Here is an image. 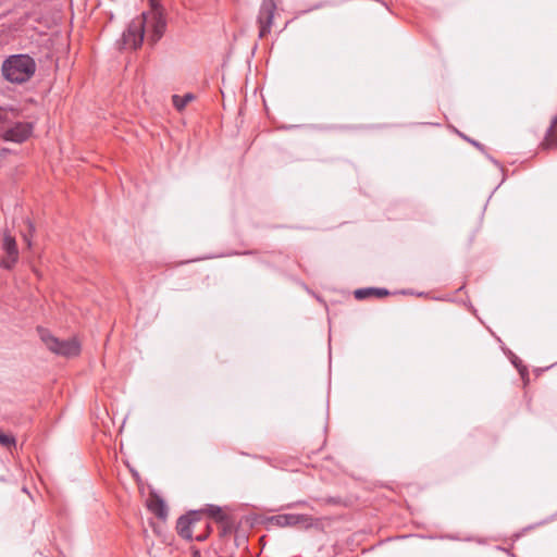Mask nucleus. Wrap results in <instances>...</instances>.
<instances>
[{
    "label": "nucleus",
    "mask_w": 557,
    "mask_h": 557,
    "mask_svg": "<svg viewBox=\"0 0 557 557\" xmlns=\"http://www.w3.org/2000/svg\"><path fill=\"white\" fill-rule=\"evenodd\" d=\"M150 11L133 20L123 34V45L129 49L140 47L145 34L151 44H156L164 34L166 22L159 0H149Z\"/></svg>",
    "instance_id": "obj_1"
},
{
    "label": "nucleus",
    "mask_w": 557,
    "mask_h": 557,
    "mask_svg": "<svg viewBox=\"0 0 557 557\" xmlns=\"http://www.w3.org/2000/svg\"><path fill=\"white\" fill-rule=\"evenodd\" d=\"M35 71V61L26 54L11 55L2 64L3 76L11 83H25L34 75Z\"/></svg>",
    "instance_id": "obj_2"
},
{
    "label": "nucleus",
    "mask_w": 557,
    "mask_h": 557,
    "mask_svg": "<svg viewBox=\"0 0 557 557\" xmlns=\"http://www.w3.org/2000/svg\"><path fill=\"white\" fill-rule=\"evenodd\" d=\"M237 517L228 508L214 505H207L199 510H191L178 518L177 522H198L201 520H214L215 522H224L235 520Z\"/></svg>",
    "instance_id": "obj_3"
},
{
    "label": "nucleus",
    "mask_w": 557,
    "mask_h": 557,
    "mask_svg": "<svg viewBox=\"0 0 557 557\" xmlns=\"http://www.w3.org/2000/svg\"><path fill=\"white\" fill-rule=\"evenodd\" d=\"M39 334L47 348L55 355L73 358L81 354V343L75 337L61 341L44 329H39Z\"/></svg>",
    "instance_id": "obj_4"
},
{
    "label": "nucleus",
    "mask_w": 557,
    "mask_h": 557,
    "mask_svg": "<svg viewBox=\"0 0 557 557\" xmlns=\"http://www.w3.org/2000/svg\"><path fill=\"white\" fill-rule=\"evenodd\" d=\"M33 128L32 123L17 122L12 127L8 128L1 137L5 141L22 144L30 137Z\"/></svg>",
    "instance_id": "obj_5"
},
{
    "label": "nucleus",
    "mask_w": 557,
    "mask_h": 557,
    "mask_svg": "<svg viewBox=\"0 0 557 557\" xmlns=\"http://www.w3.org/2000/svg\"><path fill=\"white\" fill-rule=\"evenodd\" d=\"M275 9L276 4L274 0H263L258 16V22L260 25L259 36L261 38L265 37L270 33Z\"/></svg>",
    "instance_id": "obj_6"
},
{
    "label": "nucleus",
    "mask_w": 557,
    "mask_h": 557,
    "mask_svg": "<svg viewBox=\"0 0 557 557\" xmlns=\"http://www.w3.org/2000/svg\"><path fill=\"white\" fill-rule=\"evenodd\" d=\"M2 249L5 252V257L1 260L0 265L10 270L18 260V249L15 238L8 233L3 235Z\"/></svg>",
    "instance_id": "obj_7"
},
{
    "label": "nucleus",
    "mask_w": 557,
    "mask_h": 557,
    "mask_svg": "<svg viewBox=\"0 0 557 557\" xmlns=\"http://www.w3.org/2000/svg\"><path fill=\"white\" fill-rule=\"evenodd\" d=\"M147 508L156 518L165 520L168 517V507L164 500L157 494L151 493L147 498Z\"/></svg>",
    "instance_id": "obj_8"
},
{
    "label": "nucleus",
    "mask_w": 557,
    "mask_h": 557,
    "mask_svg": "<svg viewBox=\"0 0 557 557\" xmlns=\"http://www.w3.org/2000/svg\"><path fill=\"white\" fill-rule=\"evenodd\" d=\"M196 524H176V529L178 534L187 541H205L208 537L210 524H205L203 531L200 534L194 536L193 527Z\"/></svg>",
    "instance_id": "obj_9"
},
{
    "label": "nucleus",
    "mask_w": 557,
    "mask_h": 557,
    "mask_svg": "<svg viewBox=\"0 0 557 557\" xmlns=\"http://www.w3.org/2000/svg\"><path fill=\"white\" fill-rule=\"evenodd\" d=\"M389 295V290L386 288H375V287H369V288H360L356 289L354 292V296L358 300H362L369 297H376V298H384Z\"/></svg>",
    "instance_id": "obj_10"
},
{
    "label": "nucleus",
    "mask_w": 557,
    "mask_h": 557,
    "mask_svg": "<svg viewBox=\"0 0 557 557\" xmlns=\"http://www.w3.org/2000/svg\"><path fill=\"white\" fill-rule=\"evenodd\" d=\"M541 147L543 149H553L557 147V129L548 128L543 139Z\"/></svg>",
    "instance_id": "obj_11"
},
{
    "label": "nucleus",
    "mask_w": 557,
    "mask_h": 557,
    "mask_svg": "<svg viewBox=\"0 0 557 557\" xmlns=\"http://www.w3.org/2000/svg\"><path fill=\"white\" fill-rule=\"evenodd\" d=\"M193 99L194 96L191 94H186L183 97L178 95H174L172 97L173 104L178 111H182L187 106V103H189Z\"/></svg>",
    "instance_id": "obj_12"
},
{
    "label": "nucleus",
    "mask_w": 557,
    "mask_h": 557,
    "mask_svg": "<svg viewBox=\"0 0 557 557\" xmlns=\"http://www.w3.org/2000/svg\"><path fill=\"white\" fill-rule=\"evenodd\" d=\"M25 223L27 224L28 232L23 234V239H24L27 248L30 249L33 246L32 238L35 234V225L30 220H26Z\"/></svg>",
    "instance_id": "obj_13"
},
{
    "label": "nucleus",
    "mask_w": 557,
    "mask_h": 557,
    "mask_svg": "<svg viewBox=\"0 0 557 557\" xmlns=\"http://www.w3.org/2000/svg\"><path fill=\"white\" fill-rule=\"evenodd\" d=\"M0 444L7 448L15 447L16 446V440L11 434H3L0 433Z\"/></svg>",
    "instance_id": "obj_14"
},
{
    "label": "nucleus",
    "mask_w": 557,
    "mask_h": 557,
    "mask_svg": "<svg viewBox=\"0 0 557 557\" xmlns=\"http://www.w3.org/2000/svg\"><path fill=\"white\" fill-rule=\"evenodd\" d=\"M284 519L285 522H301L298 518H295V517H288V516H277V517H268L265 518L262 522H269V523H272V522H282L281 519Z\"/></svg>",
    "instance_id": "obj_15"
},
{
    "label": "nucleus",
    "mask_w": 557,
    "mask_h": 557,
    "mask_svg": "<svg viewBox=\"0 0 557 557\" xmlns=\"http://www.w3.org/2000/svg\"><path fill=\"white\" fill-rule=\"evenodd\" d=\"M9 111L0 108V123H5L8 121Z\"/></svg>",
    "instance_id": "obj_16"
},
{
    "label": "nucleus",
    "mask_w": 557,
    "mask_h": 557,
    "mask_svg": "<svg viewBox=\"0 0 557 557\" xmlns=\"http://www.w3.org/2000/svg\"><path fill=\"white\" fill-rule=\"evenodd\" d=\"M549 128L557 129V115L552 119Z\"/></svg>",
    "instance_id": "obj_17"
},
{
    "label": "nucleus",
    "mask_w": 557,
    "mask_h": 557,
    "mask_svg": "<svg viewBox=\"0 0 557 557\" xmlns=\"http://www.w3.org/2000/svg\"><path fill=\"white\" fill-rule=\"evenodd\" d=\"M10 112L13 114L14 117L18 116V111L15 109H10Z\"/></svg>",
    "instance_id": "obj_18"
},
{
    "label": "nucleus",
    "mask_w": 557,
    "mask_h": 557,
    "mask_svg": "<svg viewBox=\"0 0 557 557\" xmlns=\"http://www.w3.org/2000/svg\"><path fill=\"white\" fill-rule=\"evenodd\" d=\"M257 516L255 515L252 518H247V522H257Z\"/></svg>",
    "instance_id": "obj_19"
},
{
    "label": "nucleus",
    "mask_w": 557,
    "mask_h": 557,
    "mask_svg": "<svg viewBox=\"0 0 557 557\" xmlns=\"http://www.w3.org/2000/svg\"><path fill=\"white\" fill-rule=\"evenodd\" d=\"M230 525H231V524H224V529H223V531H224V532H226V531L228 530V527H230Z\"/></svg>",
    "instance_id": "obj_20"
}]
</instances>
